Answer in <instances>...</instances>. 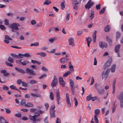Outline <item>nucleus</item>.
Returning a JSON list of instances; mask_svg holds the SVG:
<instances>
[{"mask_svg":"<svg viewBox=\"0 0 123 123\" xmlns=\"http://www.w3.org/2000/svg\"><path fill=\"white\" fill-rule=\"evenodd\" d=\"M15 69L18 72L24 74L26 73L29 75H31L33 76H35L36 75V74L34 72V71L32 69H30L28 68H26V71L25 72L23 69L20 68L15 67Z\"/></svg>","mask_w":123,"mask_h":123,"instance_id":"1","label":"nucleus"},{"mask_svg":"<svg viewBox=\"0 0 123 123\" xmlns=\"http://www.w3.org/2000/svg\"><path fill=\"white\" fill-rule=\"evenodd\" d=\"M117 99L120 102V107H123V92H122L118 95L117 97Z\"/></svg>","mask_w":123,"mask_h":123,"instance_id":"2","label":"nucleus"},{"mask_svg":"<svg viewBox=\"0 0 123 123\" xmlns=\"http://www.w3.org/2000/svg\"><path fill=\"white\" fill-rule=\"evenodd\" d=\"M94 86L99 94H102L105 93V90L103 89H100V88L99 86H98V84L96 83L95 85Z\"/></svg>","mask_w":123,"mask_h":123,"instance_id":"3","label":"nucleus"},{"mask_svg":"<svg viewBox=\"0 0 123 123\" xmlns=\"http://www.w3.org/2000/svg\"><path fill=\"white\" fill-rule=\"evenodd\" d=\"M9 27L11 28L12 31L13 32H15L16 31H18L19 30L18 27H17L15 25V23H13L12 24H10Z\"/></svg>","mask_w":123,"mask_h":123,"instance_id":"4","label":"nucleus"},{"mask_svg":"<svg viewBox=\"0 0 123 123\" xmlns=\"http://www.w3.org/2000/svg\"><path fill=\"white\" fill-rule=\"evenodd\" d=\"M9 27L11 28L12 31L13 32H15L16 31H18L19 30L18 27H17L15 25V23H13L12 24H10Z\"/></svg>","mask_w":123,"mask_h":123,"instance_id":"5","label":"nucleus"},{"mask_svg":"<svg viewBox=\"0 0 123 123\" xmlns=\"http://www.w3.org/2000/svg\"><path fill=\"white\" fill-rule=\"evenodd\" d=\"M70 85L71 86V90L73 95H74L75 93L74 90V81L72 79L69 80Z\"/></svg>","mask_w":123,"mask_h":123,"instance_id":"6","label":"nucleus"},{"mask_svg":"<svg viewBox=\"0 0 123 123\" xmlns=\"http://www.w3.org/2000/svg\"><path fill=\"white\" fill-rule=\"evenodd\" d=\"M56 98L58 105H59L60 104V101L61 99V97L59 91L58 90H57L56 91Z\"/></svg>","mask_w":123,"mask_h":123,"instance_id":"7","label":"nucleus"},{"mask_svg":"<svg viewBox=\"0 0 123 123\" xmlns=\"http://www.w3.org/2000/svg\"><path fill=\"white\" fill-rule=\"evenodd\" d=\"M57 82V78L55 76H54V80L51 82V86L52 87L55 86H56Z\"/></svg>","mask_w":123,"mask_h":123,"instance_id":"8","label":"nucleus"},{"mask_svg":"<svg viewBox=\"0 0 123 123\" xmlns=\"http://www.w3.org/2000/svg\"><path fill=\"white\" fill-rule=\"evenodd\" d=\"M29 117L30 119L33 122H34L36 121H39L41 119L39 118H36V117H33L31 115H30Z\"/></svg>","mask_w":123,"mask_h":123,"instance_id":"9","label":"nucleus"},{"mask_svg":"<svg viewBox=\"0 0 123 123\" xmlns=\"http://www.w3.org/2000/svg\"><path fill=\"white\" fill-rule=\"evenodd\" d=\"M99 46L102 49L104 48H106L107 45L106 43L104 42H100L99 43Z\"/></svg>","mask_w":123,"mask_h":123,"instance_id":"10","label":"nucleus"},{"mask_svg":"<svg viewBox=\"0 0 123 123\" xmlns=\"http://www.w3.org/2000/svg\"><path fill=\"white\" fill-rule=\"evenodd\" d=\"M94 3L93 2H88V1L87 3L85 5V7L86 9L88 8L89 9L93 5Z\"/></svg>","mask_w":123,"mask_h":123,"instance_id":"11","label":"nucleus"},{"mask_svg":"<svg viewBox=\"0 0 123 123\" xmlns=\"http://www.w3.org/2000/svg\"><path fill=\"white\" fill-rule=\"evenodd\" d=\"M74 40L72 37L70 38L68 40V41L69 42V44L72 45V46H74L75 45L74 42Z\"/></svg>","mask_w":123,"mask_h":123,"instance_id":"12","label":"nucleus"},{"mask_svg":"<svg viewBox=\"0 0 123 123\" xmlns=\"http://www.w3.org/2000/svg\"><path fill=\"white\" fill-rule=\"evenodd\" d=\"M111 63L109 61H107L105 63L103 67L104 69H105L109 67L111 65Z\"/></svg>","mask_w":123,"mask_h":123,"instance_id":"13","label":"nucleus"},{"mask_svg":"<svg viewBox=\"0 0 123 123\" xmlns=\"http://www.w3.org/2000/svg\"><path fill=\"white\" fill-rule=\"evenodd\" d=\"M69 61V59L68 58H66L65 57H63L60 59L61 62L63 63H66Z\"/></svg>","mask_w":123,"mask_h":123,"instance_id":"14","label":"nucleus"},{"mask_svg":"<svg viewBox=\"0 0 123 123\" xmlns=\"http://www.w3.org/2000/svg\"><path fill=\"white\" fill-rule=\"evenodd\" d=\"M36 54L37 55H40L41 57H44L46 56V54L43 51H42L40 53H36Z\"/></svg>","mask_w":123,"mask_h":123,"instance_id":"15","label":"nucleus"},{"mask_svg":"<svg viewBox=\"0 0 123 123\" xmlns=\"http://www.w3.org/2000/svg\"><path fill=\"white\" fill-rule=\"evenodd\" d=\"M121 45L119 44L116 46L115 48V50L116 53H118L119 52V49H120Z\"/></svg>","mask_w":123,"mask_h":123,"instance_id":"16","label":"nucleus"},{"mask_svg":"<svg viewBox=\"0 0 123 123\" xmlns=\"http://www.w3.org/2000/svg\"><path fill=\"white\" fill-rule=\"evenodd\" d=\"M121 36V33L119 32H117L116 33V41H117L120 38Z\"/></svg>","mask_w":123,"mask_h":123,"instance_id":"17","label":"nucleus"},{"mask_svg":"<svg viewBox=\"0 0 123 123\" xmlns=\"http://www.w3.org/2000/svg\"><path fill=\"white\" fill-rule=\"evenodd\" d=\"M55 111H49L51 118H54L55 117Z\"/></svg>","mask_w":123,"mask_h":123,"instance_id":"18","label":"nucleus"},{"mask_svg":"<svg viewBox=\"0 0 123 123\" xmlns=\"http://www.w3.org/2000/svg\"><path fill=\"white\" fill-rule=\"evenodd\" d=\"M102 78L105 80L107 78L108 75L107 74H106L105 72H104L102 74Z\"/></svg>","mask_w":123,"mask_h":123,"instance_id":"19","label":"nucleus"},{"mask_svg":"<svg viewBox=\"0 0 123 123\" xmlns=\"http://www.w3.org/2000/svg\"><path fill=\"white\" fill-rule=\"evenodd\" d=\"M25 107H34V105L31 102H29L28 103L25 105Z\"/></svg>","mask_w":123,"mask_h":123,"instance_id":"20","label":"nucleus"},{"mask_svg":"<svg viewBox=\"0 0 123 123\" xmlns=\"http://www.w3.org/2000/svg\"><path fill=\"white\" fill-rule=\"evenodd\" d=\"M29 62L28 61H25L24 60L22 62L21 65L24 66H25L26 65H28L29 64Z\"/></svg>","mask_w":123,"mask_h":123,"instance_id":"21","label":"nucleus"},{"mask_svg":"<svg viewBox=\"0 0 123 123\" xmlns=\"http://www.w3.org/2000/svg\"><path fill=\"white\" fill-rule=\"evenodd\" d=\"M117 106V104H116V101L114 102L112 108V113H114L115 110Z\"/></svg>","mask_w":123,"mask_h":123,"instance_id":"22","label":"nucleus"},{"mask_svg":"<svg viewBox=\"0 0 123 123\" xmlns=\"http://www.w3.org/2000/svg\"><path fill=\"white\" fill-rule=\"evenodd\" d=\"M106 39L107 41L110 44H111L112 43V40L109 37L107 36L106 37Z\"/></svg>","mask_w":123,"mask_h":123,"instance_id":"23","label":"nucleus"},{"mask_svg":"<svg viewBox=\"0 0 123 123\" xmlns=\"http://www.w3.org/2000/svg\"><path fill=\"white\" fill-rule=\"evenodd\" d=\"M110 30V28L108 25H107L105 28L104 31L105 32H109Z\"/></svg>","mask_w":123,"mask_h":123,"instance_id":"24","label":"nucleus"},{"mask_svg":"<svg viewBox=\"0 0 123 123\" xmlns=\"http://www.w3.org/2000/svg\"><path fill=\"white\" fill-rule=\"evenodd\" d=\"M116 67V65L115 64L113 65L112 66L111 70L112 72L113 73L115 71V68Z\"/></svg>","mask_w":123,"mask_h":123,"instance_id":"25","label":"nucleus"},{"mask_svg":"<svg viewBox=\"0 0 123 123\" xmlns=\"http://www.w3.org/2000/svg\"><path fill=\"white\" fill-rule=\"evenodd\" d=\"M79 3H75L74 4L73 6V9H74L77 10H78V5Z\"/></svg>","mask_w":123,"mask_h":123,"instance_id":"26","label":"nucleus"},{"mask_svg":"<svg viewBox=\"0 0 123 123\" xmlns=\"http://www.w3.org/2000/svg\"><path fill=\"white\" fill-rule=\"evenodd\" d=\"M95 115H96V116H98L100 112V110L98 109H96L95 111Z\"/></svg>","mask_w":123,"mask_h":123,"instance_id":"27","label":"nucleus"},{"mask_svg":"<svg viewBox=\"0 0 123 123\" xmlns=\"http://www.w3.org/2000/svg\"><path fill=\"white\" fill-rule=\"evenodd\" d=\"M51 3V1L49 0H46L43 3L44 5H48Z\"/></svg>","mask_w":123,"mask_h":123,"instance_id":"28","label":"nucleus"},{"mask_svg":"<svg viewBox=\"0 0 123 123\" xmlns=\"http://www.w3.org/2000/svg\"><path fill=\"white\" fill-rule=\"evenodd\" d=\"M30 94L32 96H33L37 98L40 97V95L39 94H35L32 93H31Z\"/></svg>","mask_w":123,"mask_h":123,"instance_id":"29","label":"nucleus"},{"mask_svg":"<svg viewBox=\"0 0 123 123\" xmlns=\"http://www.w3.org/2000/svg\"><path fill=\"white\" fill-rule=\"evenodd\" d=\"M86 41L87 43H90L92 41V39L91 37H86Z\"/></svg>","mask_w":123,"mask_h":123,"instance_id":"30","label":"nucleus"},{"mask_svg":"<svg viewBox=\"0 0 123 123\" xmlns=\"http://www.w3.org/2000/svg\"><path fill=\"white\" fill-rule=\"evenodd\" d=\"M65 3L64 0L61 3V6L62 9H64V8H65L64 4Z\"/></svg>","mask_w":123,"mask_h":123,"instance_id":"31","label":"nucleus"},{"mask_svg":"<svg viewBox=\"0 0 123 123\" xmlns=\"http://www.w3.org/2000/svg\"><path fill=\"white\" fill-rule=\"evenodd\" d=\"M71 73V72L70 71H69L65 72L64 74L63 75V76L64 77H66V76H68L69 74Z\"/></svg>","mask_w":123,"mask_h":123,"instance_id":"32","label":"nucleus"},{"mask_svg":"<svg viewBox=\"0 0 123 123\" xmlns=\"http://www.w3.org/2000/svg\"><path fill=\"white\" fill-rule=\"evenodd\" d=\"M55 108V105H52L50 108L49 111H55L54 109Z\"/></svg>","mask_w":123,"mask_h":123,"instance_id":"33","label":"nucleus"},{"mask_svg":"<svg viewBox=\"0 0 123 123\" xmlns=\"http://www.w3.org/2000/svg\"><path fill=\"white\" fill-rule=\"evenodd\" d=\"M26 104L25 103V99H23L21 100L20 103V105H24L25 106Z\"/></svg>","mask_w":123,"mask_h":123,"instance_id":"34","label":"nucleus"},{"mask_svg":"<svg viewBox=\"0 0 123 123\" xmlns=\"http://www.w3.org/2000/svg\"><path fill=\"white\" fill-rule=\"evenodd\" d=\"M91 94L88 96L86 97V99L87 101H88L90 100H91L92 97L91 96Z\"/></svg>","mask_w":123,"mask_h":123,"instance_id":"35","label":"nucleus"},{"mask_svg":"<svg viewBox=\"0 0 123 123\" xmlns=\"http://www.w3.org/2000/svg\"><path fill=\"white\" fill-rule=\"evenodd\" d=\"M54 96L53 93L52 92H50V99L52 100H53L54 99Z\"/></svg>","mask_w":123,"mask_h":123,"instance_id":"36","label":"nucleus"},{"mask_svg":"<svg viewBox=\"0 0 123 123\" xmlns=\"http://www.w3.org/2000/svg\"><path fill=\"white\" fill-rule=\"evenodd\" d=\"M8 61L11 63L14 62L13 59L10 57H9L7 60Z\"/></svg>","mask_w":123,"mask_h":123,"instance_id":"37","label":"nucleus"},{"mask_svg":"<svg viewBox=\"0 0 123 123\" xmlns=\"http://www.w3.org/2000/svg\"><path fill=\"white\" fill-rule=\"evenodd\" d=\"M10 87L12 89L14 90H18L16 87L13 85H11L10 86Z\"/></svg>","mask_w":123,"mask_h":123,"instance_id":"38","label":"nucleus"},{"mask_svg":"<svg viewBox=\"0 0 123 123\" xmlns=\"http://www.w3.org/2000/svg\"><path fill=\"white\" fill-rule=\"evenodd\" d=\"M97 31H95L93 33V38L94 39H96Z\"/></svg>","mask_w":123,"mask_h":123,"instance_id":"39","label":"nucleus"},{"mask_svg":"<svg viewBox=\"0 0 123 123\" xmlns=\"http://www.w3.org/2000/svg\"><path fill=\"white\" fill-rule=\"evenodd\" d=\"M105 10V8H103L102 9H101L100 11L99 12V13L100 14H101L104 13Z\"/></svg>","mask_w":123,"mask_h":123,"instance_id":"40","label":"nucleus"},{"mask_svg":"<svg viewBox=\"0 0 123 123\" xmlns=\"http://www.w3.org/2000/svg\"><path fill=\"white\" fill-rule=\"evenodd\" d=\"M30 67L33 69H38L39 67L38 66H36L35 65H31Z\"/></svg>","mask_w":123,"mask_h":123,"instance_id":"41","label":"nucleus"},{"mask_svg":"<svg viewBox=\"0 0 123 123\" xmlns=\"http://www.w3.org/2000/svg\"><path fill=\"white\" fill-rule=\"evenodd\" d=\"M23 56H24V54L19 53L18 54V55L17 58L19 59L22 58Z\"/></svg>","mask_w":123,"mask_h":123,"instance_id":"42","label":"nucleus"},{"mask_svg":"<svg viewBox=\"0 0 123 123\" xmlns=\"http://www.w3.org/2000/svg\"><path fill=\"white\" fill-rule=\"evenodd\" d=\"M6 121L5 119L2 117H0V122L1 123H4Z\"/></svg>","mask_w":123,"mask_h":123,"instance_id":"43","label":"nucleus"},{"mask_svg":"<svg viewBox=\"0 0 123 123\" xmlns=\"http://www.w3.org/2000/svg\"><path fill=\"white\" fill-rule=\"evenodd\" d=\"M7 66H10L11 67H12L13 66V65L9 63L8 62L6 61L5 62Z\"/></svg>","mask_w":123,"mask_h":123,"instance_id":"44","label":"nucleus"},{"mask_svg":"<svg viewBox=\"0 0 123 123\" xmlns=\"http://www.w3.org/2000/svg\"><path fill=\"white\" fill-rule=\"evenodd\" d=\"M0 28L3 30H4L6 29V28L3 25H0Z\"/></svg>","mask_w":123,"mask_h":123,"instance_id":"45","label":"nucleus"},{"mask_svg":"<svg viewBox=\"0 0 123 123\" xmlns=\"http://www.w3.org/2000/svg\"><path fill=\"white\" fill-rule=\"evenodd\" d=\"M37 110V109L36 108H32L30 109V112H34L36 111Z\"/></svg>","mask_w":123,"mask_h":123,"instance_id":"46","label":"nucleus"},{"mask_svg":"<svg viewBox=\"0 0 123 123\" xmlns=\"http://www.w3.org/2000/svg\"><path fill=\"white\" fill-rule=\"evenodd\" d=\"M5 39L10 40H12V39L11 38L8 36L6 35L5 36Z\"/></svg>","mask_w":123,"mask_h":123,"instance_id":"47","label":"nucleus"},{"mask_svg":"<svg viewBox=\"0 0 123 123\" xmlns=\"http://www.w3.org/2000/svg\"><path fill=\"white\" fill-rule=\"evenodd\" d=\"M59 83L61 85L62 87H64L65 86V83L63 81L60 82Z\"/></svg>","mask_w":123,"mask_h":123,"instance_id":"48","label":"nucleus"},{"mask_svg":"<svg viewBox=\"0 0 123 123\" xmlns=\"http://www.w3.org/2000/svg\"><path fill=\"white\" fill-rule=\"evenodd\" d=\"M98 117V116H96V115H94V119L96 123H98V120L97 118Z\"/></svg>","mask_w":123,"mask_h":123,"instance_id":"49","label":"nucleus"},{"mask_svg":"<svg viewBox=\"0 0 123 123\" xmlns=\"http://www.w3.org/2000/svg\"><path fill=\"white\" fill-rule=\"evenodd\" d=\"M69 69L70 70V71H73L74 70V67L73 66H71L69 67Z\"/></svg>","mask_w":123,"mask_h":123,"instance_id":"50","label":"nucleus"},{"mask_svg":"<svg viewBox=\"0 0 123 123\" xmlns=\"http://www.w3.org/2000/svg\"><path fill=\"white\" fill-rule=\"evenodd\" d=\"M4 24L8 25H9V21L8 19H5L4 20Z\"/></svg>","mask_w":123,"mask_h":123,"instance_id":"51","label":"nucleus"},{"mask_svg":"<svg viewBox=\"0 0 123 123\" xmlns=\"http://www.w3.org/2000/svg\"><path fill=\"white\" fill-rule=\"evenodd\" d=\"M47 76V75L45 74L42 75L39 78V79H42L44 78V77H46Z\"/></svg>","mask_w":123,"mask_h":123,"instance_id":"52","label":"nucleus"},{"mask_svg":"<svg viewBox=\"0 0 123 123\" xmlns=\"http://www.w3.org/2000/svg\"><path fill=\"white\" fill-rule=\"evenodd\" d=\"M67 21H68L69 20V19L70 17V14L69 13H67Z\"/></svg>","mask_w":123,"mask_h":123,"instance_id":"53","label":"nucleus"},{"mask_svg":"<svg viewBox=\"0 0 123 123\" xmlns=\"http://www.w3.org/2000/svg\"><path fill=\"white\" fill-rule=\"evenodd\" d=\"M14 116L15 117L19 118L21 117V114L20 113H18L16 114H15L14 115Z\"/></svg>","mask_w":123,"mask_h":123,"instance_id":"54","label":"nucleus"},{"mask_svg":"<svg viewBox=\"0 0 123 123\" xmlns=\"http://www.w3.org/2000/svg\"><path fill=\"white\" fill-rule=\"evenodd\" d=\"M94 17V12H92L91 15L90 16V17L91 18V20H92L93 18Z\"/></svg>","mask_w":123,"mask_h":123,"instance_id":"55","label":"nucleus"},{"mask_svg":"<svg viewBox=\"0 0 123 123\" xmlns=\"http://www.w3.org/2000/svg\"><path fill=\"white\" fill-rule=\"evenodd\" d=\"M30 82L31 84H34L37 83V82L36 80H31Z\"/></svg>","mask_w":123,"mask_h":123,"instance_id":"56","label":"nucleus"},{"mask_svg":"<svg viewBox=\"0 0 123 123\" xmlns=\"http://www.w3.org/2000/svg\"><path fill=\"white\" fill-rule=\"evenodd\" d=\"M24 56L25 57H29L30 56V54L28 53H26L24 54Z\"/></svg>","mask_w":123,"mask_h":123,"instance_id":"57","label":"nucleus"},{"mask_svg":"<svg viewBox=\"0 0 123 123\" xmlns=\"http://www.w3.org/2000/svg\"><path fill=\"white\" fill-rule=\"evenodd\" d=\"M47 46H43L40 49L42 50H47Z\"/></svg>","mask_w":123,"mask_h":123,"instance_id":"58","label":"nucleus"},{"mask_svg":"<svg viewBox=\"0 0 123 123\" xmlns=\"http://www.w3.org/2000/svg\"><path fill=\"white\" fill-rule=\"evenodd\" d=\"M9 89L8 87L5 85H4L3 86V89L6 91H7Z\"/></svg>","mask_w":123,"mask_h":123,"instance_id":"59","label":"nucleus"},{"mask_svg":"<svg viewBox=\"0 0 123 123\" xmlns=\"http://www.w3.org/2000/svg\"><path fill=\"white\" fill-rule=\"evenodd\" d=\"M101 5L100 4L97 5L96 6V8L97 10H98L100 8Z\"/></svg>","mask_w":123,"mask_h":123,"instance_id":"60","label":"nucleus"},{"mask_svg":"<svg viewBox=\"0 0 123 123\" xmlns=\"http://www.w3.org/2000/svg\"><path fill=\"white\" fill-rule=\"evenodd\" d=\"M22 84L23 86H24L27 87V84L23 81H22Z\"/></svg>","mask_w":123,"mask_h":123,"instance_id":"61","label":"nucleus"},{"mask_svg":"<svg viewBox=\"0 0 123 123\" xmlns=\"http://www.w3.org/2000/svg\"><path fill=\"white\" fill-rule=\"evenodd\" d=\"M22 80L21 79H19L17 80V83L18 84L20 85L21 83H22Z\"/></svg>","mask_w":123,"mask_h":123,"instance_id":"62","label":"nucleus"},{"mask_svg":"<svg viewBox=\"0 0 123 123\" xmlns=\"http://www.w3.org/2000/svg\"><path fill=\"white\" fill-rule=\"evenodd\" d=\"M10 74L9 73H6L3 75V76L5 77H8L10 75Z\"/></svg>","mask_w":123,"mask_h":123,"instance_id":"63","label":"nucleus"},{"mask_svg":"<svg viewBox=\"0 0 123 123\" xmlns=\"http://www.w3.org/2000/svg\"><path fill=\"white\" fill-rule=\"evenodd\" d=\"M31 23L32 25H33L35 24L36 23V22L35 20H32L31 21Z\"/></svg>","mask_w":123,"mask_h":123,"instance_id":"64","label":"nucleus"}]
</instances>
